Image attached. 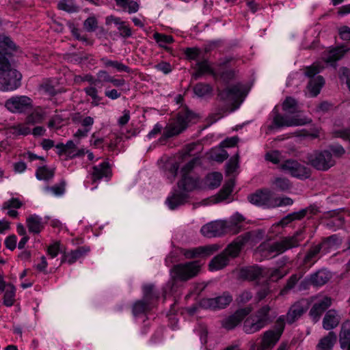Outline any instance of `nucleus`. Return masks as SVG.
<instances>
[{
  "label": "nucleus",
  "mask_w": 350,
  "mask_h": 350,
  "mask_svg": "<svg viewBox=\"0 0 350 350\" xmlns=\"http://www.w3.org/2000/svg\"><path fill=\"white\" fill-rule=\"evenodd\" d=\"M198 146L200 147V145L195 143L187 145L180 152L178 161L167 164L166 167L171 175L172 180H173L176 176L180 163L187 161L189 157L196 155V153L193 152Z\"/></svg>",
  "instance_id": "16"
},
{
  "label": "nucleus",
  "mask_w": 350,
  "mask_h": 350,
  "mask_svg": "<svg viewBox=\"0 0 350 350\" xmlns=\"http://www.w3.org/2000/svg\"><path fill=\"white\" fill-rule=\"evenodd\" d=\"M230 244L225 249V250L219 255L214 257L209 263V269L211 271L219 270L225 267L229 262L230 258L237 257L239 254L233 256L230 250L228 249Z\"/></svg>",
  "instance_id": "25"
},
{
  "label": "nucleus",
  "mask_w": 350,
  "mask_h": 350,
  "mask_svg": "<svg viewBox=\"0 0 350 350\" xmlns=\"http://www.w3.org/2000/svg\"><path fill=\"white\" fill-rule=\"evenodd\" d=\"M26 222L30 232L38 234L44 228L42 219L38 215H31L29 216L26 219Z\"/></svg>",
  "instance_id": "33"
},
{
  "label": "nucleus",
  "mask_w": 350,
  "mask_h": 350,
  "mask_svg": "<svg viewBox=\"0 0 350 350\" xmlns=\"http://www.w3.org/2000/svg\"><path fill=\"white\" fill-rule=\"evenodd\" d=\"M11 132L14 135H27L30 133V129L25 124H17L11 127Z\"/></svg>",
  "instance_id": "52"
},
{
  "label": "nucleus",
  "mask_w": 350,
  "mask_h": 350,
  "mask_svg": "<svg viewBox=\"0 0 350 350\" xmlns=\"http://www.w3.org/2000/svg\"><path fill=\"white\" fill-rule=\"evenodd\" d=\"M271 308L266 305L258 310L256 313L248 317L244 322L243 330L247 334L260 331L270 321L269 312Z\"/></svg>",
  "instance_id": "5"
},
{
  "label": "nucleus",
  "mask_w": 350,
  "mask_h": 350,
  "mask_svg": "<svg viewBox=\"0 0 350 350\" xmlns=\"http://www.w3.org/2000/svg\"><path fill=\"white\" fill-rule=\"evenodd\" d=\"M253 297V293L248 291L244 290L241 292L236 298L238 304L244 305L249 302Z\"/></svg>",
  "instance_id": "53"
},
{
  "label": "nucleus",
  "mask_w": 350,
  "mask_h": 350,
  "mask_svg": "<svg viewBox=\"0 0 350 350\" xmlns=\"http://www.w3.org/2000/svg\"><path fill=\"white\" fill-rule=\"evenodd\" d=\"M218 250L217 245L193 247L191 249H182L181 254L188 259L199 256H209Z\"/></svg>",
  "instance_id": "24"
},
{
  "label": "nucleus",
  "mask_w": 350,
  "mask_h": 350,
  "mask_svg": "<svg viewBox=\"0 0 350 350\" xmlns=\"http://www.w3.org/2000/svg\"><path fill=\"white\" fill-rule=\"evenodd\" d=\"M329 279V273L325 270H319L312 274L310 278L311 284L315 286H322Z\"/></svg>",
  "instance_id": "39"
},
{
  "label": "nucleus",
  "mask_w": 350,
  "mask_h": 350,
  "mask_svg": "<svg viewBox=\"0 0 350 350\" xmlns=\"http://www.w3.org/2000/svg\"><path fill=\"white\" fill-rule=\"evenodd\" d=\"M116 5L129 14L135 13L139 10V4L133 0H115Z\"/></svg>",
  "instance_id": "42"
},
{
  "label": "nucleus",
  "mask_w": 350,
  "mask_h": 350,
  "mask_svg": "<svg viewBox=\"0 0 350 350\" xmlns=\"http://www.w3.org/2000/svg\"><path fill=\"white\" fill-rule=\"evenodd\" d=\"M248 200L253 204L257 206L273 207V195L269 189L257 191L256 193L250 195Z\"/></svg>",
  "instance_id": "21"
},
{
  "label": "nucleus",
  "mask_w": 350,
  "mask_h": 350,
  "mask_svg": "<svg viewBox=\"0 0 350 350\" xmlns=\"http://www.w3.org/2000/svg\"><path fill=\"white\" fill-rule=\"evenodd\" d=\"M142 290L143 299L136 301L133 306V314L134 316L146 313L150 310L152 303L159 297V294L155 291L153 284H144Z\"/></svg>",
  "instance_id": "6"
},
{
  "label": "nucleus",
  "mask_w": 350,
  "mask_h": 350,
  "mask_svg": "<svg viewBox=\"0 0 350 350\" xmlns=\"http://www.w3.org/2000/svg\"><path fill=\"white\" fill-rule=\"evenodd\" d=\"M349 50L345 46H340L324 51L322 55L323 60L333 66H336L335 63L340 59Z\"/></svg>",
  "instance_id": "26"
},
{
  "label": "nucleus",
  "mask_w": 350,
  "mask_h": 350,
  "mask_svg": "<svg viewBox=\"0 0 350 350\" xmlns=\"http://www.w3.org/2000/svg\"><path fill=\"white\" fill-rule=\"evenodd\" d=\"M336 340V334L334 332H329L327 336L320 340L317 349L318 350H332Z\"/></svg>",
  "instance_id": "37"
},
{
  "label": "nucleus",
  "mask_w": 350,
  "mask_h": 350,
  "mask_svg": "<svg viewBox=\"0 0 350 350\" xmlns=\"http://www.w3.org/2000/svg\"><path fill=\"white\" fill-rule=\"evenodd\" d=\"M36 176L40 180H49L54 176V171L46 166L39 167L36 170Z\"/></svg>",
  "instance_id": "45"
},
{
  "label": "nucleus",
  "mask_w": 350,
  "mask_h": 350,
  "mask_svg": "<svg viewBox=\"0 0 350 350\" xmlns=\"http://www.w3.org/2000/svg\"><path fill=\"white\" fill-rule=\"evenodd\" d=\"M75 81L76 83H80L82 81H88L91 85H96L97 80L90 74H86L84 75H76L75 77Z\"/></svg>",
  "instance_id": "59"
},
{
  "label": "nucleus",
  "mask_w": 350,
  "mask_h": 350,
  "mask_svg": "<svg viewBox=\"0 0 350 350\" xmlns=\"http://www.w3.org/2000/svg\"><path fill=\"white\" fill-rule=\"evenodd\" d=\"M153 38L161 47L165 49L167 48L166 45L167 44L172 43L174 41L172 36L157 32L154 33Z\"/></svg>",
  "instance_id": "48"
},
{
  "label": "nucleus",
  "mask_w": 350,
  "mask_h": 350,
  "mask_svg": "<svg viewBox=\"0 0 350 350\" xmlns=\"http://www.w3.org/2000/svg\"><path fill=\"white\" fill-rule=\"evenodd\" d=\"M243 95V85L240 83L226 88L218 92L219 98L228 103H234Z\"/></svg>",
  "instance_id": "19"
},
{
  "label": "nucleus",
  "mask_w": 350,
  "mask_h": 350,
  "mask_svg": "<svg viewBox=\"0 0 350 350\" xmlns=\"http://www.w3.org/2000/svg\"><path fill=\"white\" fill-rule=\"evenodd\" d=\"M339 78L342 81H346L347 85L350 91V70L342 67L340 69Z\"/></svg>",
  "instance_id": "62"
},
{
  "label": "nucleus",
  "mask_w": 350,
  "mask_h": 350,
  "mask_svg": "<svg viewBox=\"0 0 350 350\" xmlns=\"http://www.w3.org/2000/svg\"><path fill=\"white\" fill-rule=\"evenodd\" d=\"M90 175L94 183L100 181L104 177L109 176L110 167L109 163L104 161L99 165L93 166L90 172Z\"/></svg>",
  "instance_id": "29"
},
{
  "label": "nucleus",
  "mask_w": 350,
  "mask_h": 350,
  "mask_svg": "<svg viewBox=\"0 0 350 350\" xmlns=\"http://www.w3.org/2000/svg\"><path fill=\"white\" fill-rule=\"evenodd\" d=\"M339 343L342 349L347 347H350V334L347 335L346 333H339Z\"/></svg>",
  "instance_id": "63"
},
{
  "label": "nucleus",
  "mask_w": 350,
  "mask_h": 350,
  "mask_svg": "<svg viewBox=\"0 0 350 350\" xmlns=\"http://www.w3.org/2000/svg\"><path fill=\"white\" fill-rule=\"evenodd\" d=\"M16 288L14 285L8 284L5 288L3 304L8 307L12 306L15 301Z\"/></svg>",
  "instance_id": "43"
},
{
  "label": "nucleus",
  "mask_w": 350,
  "mask_h": 350,
  "mask_svg": "<svg viewBox=\"0 0 350 350\" xmlns=\"http://www.w3.org/2000/svg\"><path fill=\"white\" fill-rule=\"evenodd\" d=\"M60 252V243L56 241L47 247V254L51 257H56Z\"/></svg>",
  "instance_id": "61"
},
{
  "label": "nucleus",
  "mask_w": 350,
  "mask_h": 350,
  "mask_svg": "<svg viewBox=\"0 0 350 350\" xmlns=\"http://www.w3.org/2000/svg\"><path fill=\"white\" fill-rule=\"evenodd\" d=\"M232 301V295L228 292H224L221 295L215 298H208L203 299L202 301V304L205 308L213 310L221 309L229 305Z\"/></svg>",
  "instance_id": "22"
},
{
  "label": "nucleus",
  "mask_w": 350,
  "mask_h": 350,
  "mask_svg": "<svg viewBox=\"0 0 350 350\" xmlns=\"http://www.w3.org/2000/svg\"><path fill=\"white\" fill-rule=\"evenodd\" d=\"M212 91V87L206 83H198L193 87V92L198 97L206 96L211 94Z\"/></svg>",
  "instance_id": "46"
},
{
  "label": "nucleus",
  "mask_w": 350,
  "mask_h": 350,
  "mask_svg": "<svg viewBox=\"0 0 350 350\" xmlns=\"http://www.w3.org/2000/svg\"><path fill=\"white\" fill-rule=\"evenodd\" d=\"M196 72L193 75L195 79H198L201 75L208 74L212 75L215 79L219 77V73L213 69L208 61L204 59L202 61L198 62L196 65Z\"/></svg>",
  "instance_id": "32"
},
{
  "label": "nucleus",
  "mask_w": 350,
  "mask_h": 350,
  "mask_svg": "<svg viewBox=\"0 0 350 350\" xmlns=\"http://www.w3.org/2000/svg\"><path fill=\"white\" fill-rule=\"evenodd\" d=\"M23 205V203L18 198H12L3 204L2 209H18L20 208Z\"/></svg>",
  "instance_id": "55"
},
{
  "label": "nucleus",
  "mask_w": 350,
  "mask_h": 350,
  "mask_svg": "<svg viewBox=\"0 0 350 350\" xmlns=\"http://www.w3.org/2000/svg\"><path fill=\"white\" fill-rule=\"evenodd\" d=\"M187 198L188 196L186 193L177 191L174 193L171 196H169L166 200V202L169 208L174 210L178 206L183 204Z\"/></svg>",
  "instance_id": "36"
},
{
  "label": "nucleus",
  "mask_w": 350,
  "mask_h": 350,
  "mask_svg": "<svg viewBox=\"0 0 350 350\" xmlns=\"http://www.w3.org/2000/svg\"><path fill=\"white\" fill-rule=\"evenodd\" d=\"M265 231L262 230H256L245 233L244 234L237 237L235 240L230 244L228 250L234 256L239 254L242 247L248 241L253 243L258 242L262 239L265 235Z\"/></svg>",
  "instance_id": "9"
},
{
  "label": "nucleus",
  "mask_w": 350,
  "mask_h": 350,
  "mask_svg": "<svg viewBox=\"0 0 350 350\" xmlns=\"http://www.w3.org/2000/svg\"><path fill=\"white\" fill-rule=\"evenodd\" d=\"M267 270L258 266H252L242 268L239 272V277L241 279L253 281L259 279L267 274Z\"/></svg>",
  "instance_id": "27"
},
{
  "label": "nucleus",
  "mask_w": 350,
  "mask_h": 350,
  "mask_svg": "<svg viewBox=\"0 0 350 350\" xmlns=\"http://www.w3.org/2000/svg\"><path fill=\"white\" fill-rule=\"evenodd\" d=\"M198 163L199 158L195 157L181 167V179L178 183L180 189L185 192H189L201 187L199 178L191 174L192 170Z\"/></svg>",
  "instance_id": "4"
},
{
  "label": "nucleus",
  "mask_w": 350,
  "mask_h": 350,
  "mask_svg": "<svg viewBox=\"0 0 350 350\" xmlns=\"http://www.w3.org/2000/svg\"><path fill=\"white\" fill-rule=\"evenodd\" d=\"M293 203V200L288 197L276 198V197L273 196V207L272 208L282 206H289V205H292Z\"/></svg>",
  "instance_id": "57"
},
{
  "label": "nucleus",
  "mask_w": 350,
  "mask_h": 350,
  "mask_svg": "<svg viewBox=\"0 0 350 350\" xmlns=\"http://www.w3.org/2000/svg\"><path fill=\"white\" fill-rule=\"evenodd\" d=\"M201 265L199 261H191L176 265L173 268L175 277L180 280L187 281L200 272Z\"/></svg>",
  "instance_id": "11"
},
{
  "label": "nucleus",
  "mask_w": 350,
  "mask_h": 350,
  "mask_svg": "<svg viewBox=\"0 0 350 350\" xmlns=\"http://www.w3.org/2000/svg\"><path fill=\"white\" fill-rule=\"evenodd\" d=\"M264 269L267 270L268 272L267 274H264L263 278H267L271 281H278L282 278L286 274V273L283 272L280 269L264 268Z\"/></svg>",
  "instance_id": "50"
},
{
  "label": "nucleus",
  "mask_w": 350,
  "mask_h": 350,
  "mask_svg": "<svg viewBox=\"0 0 350 350\" xmlns=\"http://www.w3.org/2000/svg\"><path fill=\"white\" fill-rule=\"evenodd\" d=\"M316 210L313 206H309L303 208L297 212L291 213L284 217L280 221L275 223L270 228V232L273 234H279L280 229L286 227L288 224L295 220H300L303 219L308 213L315 214Z\"/></svg>",
  "instance_id": "12"
},
{
  "label": "nucleus",
  "mask_w": 350,
  "mask_h": 350,
  "mask_svg": "<svg viewBox=\"0 0 350 350\" xmlns=\"http://www.w3.org/2000/svg\"><path fill=\"white\" fill-rule=\"evenodd\" d=\"M66 183L64 181L61 182L58 185H55L53 187H46L44 188V191L46 193H51L55 196H61L65 193Z\"/></svg>",
  "instance_id": "49"
},
{
  "label": "nucleus",
  "mask_w": 350,
  "mask_h": 350,
  "mask_svg": "<svg viewBox=\"0 0 350 350\" xmlns=\"http://www.w3.org/2000/svg\"><path fill=\"white\" fill-rule=\"evenodd\" d=\"M271 185L274 189L281 191H285L291 188L290 180L282 176L275 177L271 181Z\"/></svg>",
  "instance_id": "41"
},
{
  "label": "nucleus",
  "mask_w": 350,
  "mask_h": 350,
  "mask_svg": "<svg viewBox=\"0 0 350 350\" xmlns=\"http://www.w3.org/2000/svg\"><path fill=\"white\" fill-rule=\"evenodd\" d=\"M323 68L324 66L320 62H314L312 66L306 68L305 75L311 78L307 89L312 97L317 96L325 84V80L322 76L314 77V75L319 73Z\"/></svg>",
  "instance_id": "7"
},
{
  "label": "nucleus",
  "mask_w": 350,
  "mask_h": 350,
  "mask_svg": "<svg viewBox=\"0 0 350 350\" xmlns=\"http://www.w3.org/2000/svg\"><path fill=\"white\" fill-rule=\"evenodd\" d=\"M83 90L86 95L91 97L92 99L91 104L93 106H98L100 105V101L102 100V97L98 95L97 89L93 86V85L85 88Z\"/></svg>",
  "instance_id": "44"
},
{
  "label": "nucleus",
  "mask_w": 350,
  "mask_h": 350,
  "mask_svg": "<svg viewBox=\"0 0 350 350\" xmlns=\"http://www.w3.org/2000/svg\"><path fill=\"white\" fill-rule=\"evenodd\" d=\"M308 163L318 170L326 171L335 164L332 153L328 150L313 151L307 154Z\"/></svg>",
  "instance_id": "8"
},
{
  "label": "nucleus",
  "mask_w": 350,
  "mask_h": 350,
  "mask_svg": "<svg viewBox=\"0 0 350 350\" xmlns=\"http://www.w3.org/2000/svg\"><path fill=\"white\" fill-rule=\"evenodd\" d=\"M244 220V217L242 215L239 213H235L233 215L229 221H226V223L228 226H230V234H237L241 230V225L240 223H241Z\"/></svg>",
  "instance_id": "40"
},
{
  "label": "nucleus",
  "mask_w": 350,
  "mask_h": 350,
  "mask_svg": "<svg viewBox=\"0 0 350 350\" xmlns=\"http://www.w3.org/2000/svg\"><path fill=\"white\" fill-rule=\"evenodd\" d=\"M285 325L284 316H280L276 321L274 329L266 331L262 338L261 350L273 347L280 339Z\"/></svg>",
  "instance_id": "10"
},
{
  "label": "nucleus",
  "mask_w": 350,
  "mask_h": 350,
  "mask_svg": "<svg viewBox=\"0 0 350 350\" xmlns=\"http://www.w3.org/2000/svg\"><path fill=\"white\" fill-rule=\"evenodd\" d=\"M314 304L310 310V316L314 322H317L323 313L332 305V299L325 295L313 297Z\"/></svg>",
  "instance_id": "15"
},
{
  "label": "nucleus",
  "mask_w": 350,
  "mask_h": 350,
  "mask_svg": "<svg viewBox=\"0 0 350 350\" xmlns=\"http://www.w3.org/2000/svg\"><path fill=\"white\" fill-rule=\"evenodd\" d=\"M280 169L293 177L306 179L310 176V170L304 165L294 159H288L281 163Z\"/></svg>",
  "instance_id": "13"
},
{
  "label": "nucleus",
  "mask_w": 350,
  "mask_h": 350,
  "mask_svg": "<svg viewBox=\"0 0 350 350\" xmlns=\"http://www.w3.org/2000/svg\"><path fill=\"white\" fill-rule=\"evenodd\" d=\"M31 103L26 96H16L7 100L5 106L12 113H22L31 107Z\"/></svg>",
  "instance_id": "17"
},
{
  "label": "nucleus",
  "mask_w": 350,
  "mask_h": 350,
  "mask_svg": "<svg viewBox=\"0 0 350 350\" xmlns=\"http://www.w3.org/2000/svg\"><path fill=\"white\" fill-rule=\"evenodd\" d=\"M296 105L297 103L294 98L287 97L283 103L282 108L284 111L290 113H293L296 111Z\"/></svg>",
  "instance_id": "54"
},
{
  "label": "nucleus",
  "mask_w": 350,
  "mask_h": 350,
  "mask_svg": "<svg viewBox=\"0 0 350 350\" xmlns=\"http://www.w3.org/2000/svg\"><path fill=\"white\" fill-rule=\"evenodd\" d=\"M321 250V246L320 245H317L311 247L304 258V263L308 264L312 261L318 255Z\"/></svg>",
  "instance_id": "56"
},
{
  "label": "nucleus",
  "mask_w": 350,
  "mask_h": 350,
  "mask_svg": "<svg viewBox=\"0 0 350 350\" xmlns=\"http://www.w3.org/2000/svg\"><path fill=\"white\" fill-rule=\"evenodd\" d=\"M243 95V85L240 83L226 88L218 92L219 98L228 103H234Z\"/></svg>",
  "instance_id": "18"
},
{
  "label": "nucleus",
  "mask_w": 350,
  "mask_h": 350,
  "mask_svg": "<svg viewBox=\"0 0 350 350\" xmlns=\"http://www.w3.org/2000/svg\"><path fill=\"white\" fill-rule=\"evenodd\" d=\"M223 176L220 172H211L208 174L204 180V186L210 189L217 188L221 183Z\"/></svg>",
  "instance_id": "34"
},
{
  "label": "nucleus",
  "mask_w": 350,
  "mask_h": 350,
  "mask_svg": "<svg viewBox=\"0 0 350 350\" xmlns=\"http://www.w3.org/2000/svg\"><path fill=\"white\" fill-rule=\"evenodd\" d=\"M306 308L301 301H297L293 304L287 314L284 315L285 317V322L288 324H292L297 321L306 312Z\"/></svg>",
  "instance_id": "28"
},
{
  "label": "nucleus",
  "mask_w": 350,
  "mask_h": 350,
  "mask_svg": "<svg viewBox=\"0 0 350 350\" xmlns=\"http://www.w3.org/2000/svg\"><path fill=\"white\" fill-rule=\"evenodd\" d=\"M57 149V154L59 156L65 155L66 157L72 159L75 157L76 146L73 141L69 140L66 144H58L55 146Z\"/></svg>",
  "instance_id": "35"
},
{
  "label": "nucleus",
  "mask_w": 350,
  "mask_h": 350,
  "mask_svg": "<svg viewBox=\"0 0 350 350\" xmlns=\"http://www.w3.org/2000/svg\"><path fill=\"white\" fill-rule=\"evenodd\" d=\"M196 114L193 111L183 109L180 110L176 117L164 128L163 137L170 138L178 135L185 131L188 124L197 118Z\"/></svg>",
  "instance_id": "2"
},
{
  "label": "nucleus",
  "mask_w": 350,
  "mask_h": 350,
  "mask_svg": "<svg viewBox=\"0 0 350 350\" xmlns=\"http://www.w3.org/2000/svg\"><path fill=\"white\" fill-rule=\"evenodd\" d=\"M311 120L307 117L295 116L292 118L277 114L273 118V124L278 127L281 126H296L310 123Z\"/></svg>",
  "instance_id": "20"
},
{
  "label": "nucleus",
  "mask_w": 350,
  "mask_h": 350,
  "mask_svg": "<svg viewBox=\"0 0 350 350\" xmlns=\"http://www.w3.org/2000/svg\"><path fill=\"white\" fill-rule=\"evenodd\" d=\"M97 25V21L94 17H89L84 21L83 27L86 31L92 32L96 29Z\"/></svg>",
  "instance_id": "58"
},
{
  "label": "nucleus",
  "mask_w": 350,
  "mask_h": 350,
  "mask_svg": "<svg viewBox=\"0 0 350 350\" xmlns=\"http://www.w3.org/2000/svg\"><path fill=\"white\" fill-rule=\"evenodd\" d=\"M252 310L251 306L237 310L233 314L222 321V326L227 329L234 328Z\"/></svg>",
  "instance_id": "23"
},
{
  "label": "nucleus",
  "mask_w": 350,
  "mask_h": 350,
  "mask_svg": "<svg viewBox=\"0 0 350 350\" xmlns=\"http://www.w3.org/2000/svg\"><path fill=\"white\" fill-rule=\"evenodd\" d=\"M100 62L102 63L103 66L105 68L111 67L115 68L118 72H125L127 73H129L131 72V68L126 65L118 61L109 59L106 57L100 58Z\"/></svg>",
  "instance_id": "38"
},
{
  "label": "nucleus",
  "mask_w": 350,
  "mask_h": 350,
  "mask_svg": "<svg viewBox=\"0 0 350 350\" xmlns=\"http://www.w3.org/2000/svg\"><path fill=\"white\" fill-rule=\"evenodd\" d=\"M230 226L228 225L226 221L218 220L204 225L200 231L204 237H216L230 233Z\"/></svg>",
  "instance_id": "14"
},
{
  "label": "nucleus",
  "mask_w": 350,
  "mask_h": 350,
  "mask_svg": "<svg viewBox=\"0 0 350 350\" xmlns=\"http://www.w3.org/2000/svg\"><path fill=\"white\" fill-rule=\"evenodd\" d=\"M340 320L341 317L338 311L334 309L329 310L323 317V327L326 330L334 329L338 325Z\"/></svg>",
  "instance_id": "31"
},
{
  "label": "nucleus",
  "mask_w": 350,
  "mask_h": 350,
  "mask_svg": "<svg viewBox=\"0 0 350 350\" xmlns=\"http://www.w3.org/2000/svg\"><path fill=\"white\" fill-rule=\"evenodd\" d=\"M234 183L232 180H228L224 184L219 192V196L221 200L226 199L232 192Z\"/></svg>",
  "instance_id": "51"
},
{
  "label": "nucleus",
  "mask_w": 350,
  "mask_h": 350,
  "mask_svg": "<svg viewBox=\"0 0 350 350\" xmlns=\"http://www.w3.org/2000/svg\"><path fill=\"white\" fill-rule=\"evenodd\" d=\"M154 69L162 72L165 75L170 73L172 70V66L167 62H161L154 66Z\"/></svg>",
  "instance_id": "60"
},
{
  "label": "nucleus",
  "mask_w": 350,
  "mask_h": 350,
  "mask_svg": "<svg viewBox=\"0 0 350 350\" xmlns=\"http://www.w3.org/2000/svg\"><path fill=\"white\" fill-rule=\"evenodd\" d=\"M57 7L59 10L70 13L77 12L79 10L78 6L74 3L73 0H62L58 3Z\"/></svg>",
  "instance_id": "47"
},
{
  "label": "nucleus",
  "mask_w": 350,
  "mask_h": 350,
  "mask_svg": "<svg viewBox=\"0 0 350 350\" xmlns=\"http://www.w3.org/2000/svg\"><path fill=\"white\" fill-rule=\"evenodd\" d=\"M338 33L340 38L345 41H350V27L342 26L339 28Z\"/></svg>",
  "instance_id": "64"
},
{
  "label": "nucleus",
  "mask_w": 350,
  "mask_h": 350,
  "mask_svg": "<svg viewBox=\"0 0 350 350\" xmlns=\"http://www.w3.org/2000/svg\"><path fill=\"white\" fill-rule=\"evenodd\" d=\"M304 239L302 231L299 230L293 236L284 237L280 241L271 244L262 243L259 248L262 251L267 252L270 255L276 256L285 252L288 250L298 247Z\"/></svg>",
  "instance_id": "3"
},
{
  "label": "nucleus",
  "mask_w": 350,
  "mask_h": 350,
  "mask_svg": "<svg viewBox=\"0 0 350 350\" xmlns=\"http://www.w3.org/2000/svg\"><path fill=\"white\" fill-rule=\"evenodd\" d=\"M90 250V249L89 247L81 246L68 253H65L62 256V262H66L69 265H72L81 258L85 256Z\"/></svg>",
  "instance_id": "30"
},
{
  "label": "nucleus",
  "mask_w": 350,
  "mask_h": 350,
  "mask_svg": "<svg viewBox=\"0 0 350 350\" xmlns=\"http://www.w3.org/2000/svg\"><path fill=\"white\" fill-rule=\"evenodd\" d=\"M16 50V45L11 39L0 35V90L13 91L21 85V74L12 68L8 57Z\"/></svg>",
  "instance_id": "1"
}]
</instances>
